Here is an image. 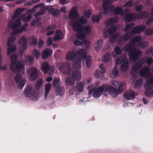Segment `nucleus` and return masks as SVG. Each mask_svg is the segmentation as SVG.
<instances>
[{"instance_id":"2eb2a0df","label":"nucleus","mask_w":153,"mask_h":153,"mask_svg":"<svg viewBox=\"0 0 153 153\" xmlns=\"http://www.w3.org/2000/svg\"><path fill=\"white\" fill-rule=\"evenodd\" d=\"M130 10L128 9L125 10L124 18L126 22H129L132 21L133 20L137 18L136 15L128 13Z\"/></svg>"},{"instance_id":"13d9d810","label":"nucleus","mask_w":153,"mask_h":153,"mask_svg":"<svg viewBox=\"0 0 153 153\" xmlns=\"http://www.w3.org/2000/svg\"><path fill=\"white\" fill-rule=\"evenodd\" d=\"M77 91L76 88L72 87L70 89L69 91V93L70 95H72L76 93Z\"/></svg>"},{"instance_id":"c756f323","label":"nucleus","mask_w":153,"mask_h":153,"mask_svg":"<svg viewBox=\"0 0 153 153\" xmlns=\"http://www.w3.org/2000/svg\"><path fill=\"white\" fill-rule=\"evenodd\" d=\"M72 77H68L66 78L65 81L66 84L70 86H72L74 85L75 81Z\"/></svg>"},{"instance_id":"4be33fe9","label":"nucleus","mask_w":153,"mask_h":153,"mask_svg":"<svg viewBox=\"0 0 153 153\" xmlns=\"http://www.w3.org/2000/svg\"><path fill=\"white\" fill-rule=\"evenodd\" d=\"M65 33L62 32L60 30H57L56 31L55 35L54 37V41H58L62 40L64 38Z\"/></svg>"},{"instance_id":"20e7f679","label":"nucleus","mask_w":153,"mask_h":153,"mask_svg":"<svg viewBox=\"0 0 153 153\" xmlns=\"http://www.w3.org/2000/svg\"><path fill=\"white\" fill-rule=\"evenodd\" d=\"M70 64L66 62L65 64L62 62L59 63L57 64V67L63 74L68 75L71 74L72 77L75 81L80 80L82 78V74L81 72L77 70H74L71 68Z\"/></svg>"},{"instance_id":"8fccbe9b","label":"nucleus","mask_w":153,"mask_h":153,"mask_svg":"<svg viewBox=\"0 0 153 153\" xmlns=\"http://www.w3.org/2000/svg\"><path fill=\"white\" fill-rule=\"evenodd\" d=\"M43 80L42 79H39L35 85L36 88L39 89L40 88L42 84Z\"/></svg>"},{"instance_id":"864d4df0","label":"nucleus","mask_w":153,"mask_h":153,"mask_svg":"<svg viewBox=\"0 0 153 153\" xmlns=\"http://www.w3.org/2000/svg\"><path fill=\"white\" fill-rule=\"evenodd\" d=\"M114 5H110L108 6H107V5H106V15L107 14V10H109L111 12L113 10L114 11Z\"/></svg>"},{"instance_id":"e2e57ef3","label":"nucleus","mask_w":153,"mask_h":153,"mask_svg":"<svg viewBox=\"0 0 153 153\" xmlns=\"http://www.w3.org/2000/svg\"><path fill=\"white\" fill-rule=\"evenodd\" d=\"M38 1L37 0H32L31 1H29L26 3V5L28 6H31L33 3H36Z\"/></svg>"},{"instance_id":"0eeeda50","label":"nucleus","mask_w":153,"mask_h":153,"mask_svg":"<svg viewBox=\"0 0 153 153\" xmlns=\"http://www.w3.org/2000/svg\"><path fill=\"white\" fill-rule=\"evenodd\" d=\"M99 85V83L97 82L94 85V87H93L92 85L89 86L88 87L89 94L92 93L94 97H99L102 94L103 91L105 88V85H104L102 87L99 88L97 87Z\"/></svg>"},{"instance_id":"f257e3e1","label":"nucleus","mask_w":153,"mask_h":153,"mask_svg":"<svg viewBox=\"0 0 153 153\" xmlns=\"http://www.w3.org/2000/svg\"><path fill=\"white\" fill-rule=\"evenodd\" d=\"M25 10L24 8H19L16 10L12 18L13 19H17L13 22L12 21H10L8 24V27L12 28L14 30L8 38L7 42V54L8 56L10 57L11 62L10 68L13 72H25V66L22 63V61H18L17 57L15 54L10 56L11 53L14 52L16 50V45L13 44L16 39V35L21 33L23 31L27 30V24H25L21 27L22 23L20 20V14Z\"/></svg>"},{"instance_id":"58836bf2","label":"nucleus","mask_w":153,"mask_h":153,"mask_svg":"<svg viewBox=\"0 0 153 153\" xmlns=\"http://www.w3.org/2000/svg\"><path fill=\"white\" fill-rule=\"evenodd\" d=\"M143 80L141 79H137L134 83V87L135 88L140 87L143 84Z\"/></svg>"},{"instance_id":"5fc2aeb1","label":"nucleus","mask_w":153,"mask_h":153,"mask_svg":"<svg viewBox=\"0 0 153 153\" xmlns=\"http://www.w3.org/2000/svg\"><path fill=\"white\" fill-rule=\"evenodd\" d=\"M135 25V24L134 23H131L125 26V31H126L132 29Z\"/></svg>"},{"instance_id":"cd10ccee","label":"nucleus","mask_w":153,"mask_h":153,"mask_svg":"<svg viewBox=\"0 0 153 153\" xmlns=\"http://www.w3.org/2000/svg\"><path fill=\"white\" fill-rule=\"evenodd\" d=\"M56 27V26L53 25L48 26L47 28L48 32L47 34V36H50L53 34L54 32V29Z\"/></svg>"},{"instance_id":"e433bc0d","label":"nucleus","mask_w":153,"mask_h":153,"mask_svg":"<svg viewBox=\"0 0 153 153\" xmlns=\"http://www.w3.org/2000/svg\"><path fill=\"white\" fill-rule=\"evenodd\" d=\"M56 88V93L58 95L62 96L64 94V88L62 86H59Z\"/></svg>"},{"instance_id":"4c0bfd02","label":"nucleus","mask_w":153,"mask_h":153,"mask_svg":"<svg viewBox=\"0 0 153 153\" xmlns=\"http://www.w3.org/2000/svg\"><path fill=\"white\" fill-rule=\"evenodd\" d=\"M43 4L42 3H40L37 4L35 6L33 7V8L27 11V13H31L35 12L37 10V8H38L41 6H43Z\"/></svg>"},{"instance_id":"1a4fd4ad","label":"nucleus","mask_w":153,"mask_h":153,"mask_svg":"<svg viewBox=\"0 0 153 153\" xmlns=\"http://www.w3.org/2000/svg\"><path fill=\"white\" fill-rule=\"evenodd\" d=\"M146 83L144 87L146 90L145 94L146 96L149 97L153 95V75L150 77L149 79H146Z\"/></svg>"},{"instance_id":"69168bd1","label":"nucleus","mask_w":153,"mask_h":153,"mask_svg":"<svg viewBox=\"0 0 153 153\" xmlns=\"http://www.w3.org/2000/svg\"><path fill=\"white\" fill-rule=\"evenodd\" d=\"M119 81L117 80H115L113 81L112 85L116 87H118L120 83Z\"/></svg>"},{"instance_id":"4468645a","label":"nucleus","mask_w":153,"mask_h":153,"mask_svg":"<svg viewBox=\"0 0 153 153\" xmlns=\"http://www.w3.org/2000/svg\"><path fill=\"white\" fill-rule=\"evenodd\" d=\"M99 68L101 70H97L95 73L94 75L96 78H100L103 79H104V75L105 72V64H100Z\"/></svg>"},{"instance_id":"412c9836","label":"nucleus","mask_w":153,"mask_h":153,"mask_svg":"<svg viewBox=\"0 0 153 153\" xmlns=\"http://www.w3.org/2000/svg\"><path fill=\"white\" fill-rule=\"evenodd\" d=\"M135 93L132 91L129 90L126 91L123 94L125 99L128 100H133L135 98Z\"/></svg>"},{"instance_id":"6ab92c4d","label":"nucleus","mask_w":153,"mask_h":153,"mask_svg":"<svg viewBox=\"0 0 153 153\" xmlns=\"http://www.w3.org/2000/svg\"><path fill=\"white\" fill-rule=\"evenodd\" d=\"M80 57H78L75 59L73 62L72 66L73 68H72L74 70L78 69L81 68L82 67L81 65V59Z\"/></svg>"},{"instance_id":"6e6552de","label":"nucleus","mask_w":153,"mask_h":153,"mask_svg":"<svg viewBox=\"0 0 153 153\" xmlns=\"http://www.w3.org/2000/svg\"><path fill=\"white\" fill-rule=\"evenodd\" d=\"M25 96L31 100H36L39 96L38 92L35 91L33 86L31 85H28L25 90Z\"/></svg>"},{"instance_id":"a878e982","label":"nucleus","mask_w":153,"mask_h":153,"mask_svg":"<svg viewBox=\"0 0 153 153\" xmlns=\"http://www.w3.org/2000/svg\"><path fill=\"white\" fill-rule=\"evenodd\" d=\"M103 45V41L102 39H100L97 41L95 43L94 45V49L96 51H99Z\"/></svg>"},{"instance_id":"0e129e2a","label":"nucleus","mask_w":153,"mask_h":153,"mask_svg":"<svg viewBox=\"0 0 153 153\" xmlns=\"http://www.w3.org/2000/svg\"><path fill=\"white\" fill-rule=\"evenodd\" d=\"M53 42V39L52 38L49 37L47 38V44L48 46L51 45Z\"/></svg>"},{"instance_id":"79ce46f5","label":"nucleus","mask_w":153,"mask_h":153,"mask_svg":"<svg viewBox=\"0 0 153 153\" xmlns=\"http://www.w3.org/2000/svg\"><path fill=\"white\" fill-rule=\"evenodd\" d=\"M131 33L130 32L125 33L123 36H122L124 42H126L129 40L131 38Z\"/></svg>"},{"instance_id":"393cba45","label":"nucleus","mask_w":153,"mask_h":153,"mask_svg":"<svg viewBox=\"0 0 153 153\" xmlns=\"http://www.w3.org/2000/svg\"><path fill=\"white\" fill-rule=\"evenodd\" d=\"M52 51L49 49H46L42 53V56L43 59H45L51 55L52 53Z\"/></svg>"},{"instance_id":"b1692460","label":"nucleus","mask_w":153,"mask_h":153,"mask_svg":"<svg viewBox=\"0 0 153 153\" xmlns=\"http://www.w3.org/2000/svg\"><path fill=\"white\" fill-rule=\"evenodd\" d=\"M87 53L85 57L84 58H82V59H85L86 60V67L88 68H90L92 65V59L91 56H87Z\"/></svg>"},{"instance_id":"c85d7f7f","label":"nucleus","mask_w":153,"mask_h":153,"mask_svg":"<svg viewBox=\"0 0 153 153\" xmlns=\"http://www.w3.org/2000/svg\"><path fill=\"white\" fill-rule=\"evenodd\" d=\"M148 13L145 11H142L136 15L137 18L138 19H142L146 18L148 16Z\"/></svg>"},{"instance_id":"052dcab7","label":"nucleus","mask_w":153,"mask_h":153,"mask_svg":"<svg viewBox=\"0 0 153 153\" xmlns=\"http://www.w3.org/2000/svg\"><path fill=\"white\" fill-rule=\"evenodd\" d=\"M124 42V40L121 36H120L119 39L117 41V44L118 45H123Z\"/></svg>"},{"instance_id":"2f4dec72","label":"nucleus","mask_w":153,"mask_h":153,"mask_svg":"<svg viewBox=\"0 0 153 153\" xmlns=\"http://www.w3.org/2000/svg\"><path fill=\"white\" fill-rule=\"evenodd\" d=\"M120 35V33H117L112 35L109 38V41L110 43H114Z\"/></svg>"},{"instance_id":"7c9ffc66","label":"nucleus","mask_w":153,"mask_h":153,"mask_svg":"<svg viewBox=\"0 0 153 153\" xmlns=\"http://www.w3.org/2000/svg\"><path fill=\"white\" fill-rule=\"evenodd\" d=\"M25 62L28 64L30 65H32L34 62V59L30 56H27L25 57Z\"/></svg>"},{"instance_id":"f3484780","label":"nucleus","mask_w":153,"mask_h":153,"mask_svg":"<svg viewBox=\"0 0 153 153\" xmlns=\"http://www.w3.org/2000/svg\"><path fill=\"white\" fill-rule=\"evenodd\" d=\"M139 72L140 76L148 78L150 75V68L147 66L143 67L140 69Z\"/></svg>"},{"instance_id":"aec40b11","label":"nucleus","mask_w":153,"mask_h":153,"mask_svg":"<svg viewBox=\"0 0 153 153\" xmlns=\"http://www.w3.org/2000/svg\"><path fill=\"white\" fill-rule=\"evenodd\" d=\"M146 29L145 25H137L134 27L131 33L139 34L143 32Z\"/></svg>"},{"instance_id":"7ed1b4c3","label":"nucleus","mask_w":153,"mask_h":153,"mask_svg":"<svg viewBox=\"0 0 153 153\" xmlns=\"http://www.w3.org/2000/svg\"><path fill=\"white\" fill-rule=\"evenodd\" d=\"M141 38L139 36H136L130 41L129 43L126 44L124 46V50L128 52L129 59L132 61L136 62L141 56L142 51L140 49L134 47L137 46L136 43L141 41Z\"/></svg>"},{"instance_id":"39448f33","label":"nucleus","mask_w":153,"mask_h":153,"mask_svg":"<svg viewBox=\"0 0 153 153\" xmlns=\"http://www.w3.org/2000/svg\"><path fill=\"white\" fill-rule=\"evenodd\" d=\"M86 54V51L84 49H80L78 50L76 53L74 51H70L68 52L66 55V59L68 61L74 60L78 57L84 58Z\"/></svg>"},{"instance_id":"72a5a7b5","label":"nucleus","mask_w":153,"mask_h":153,"mask_svg":"<svg viewBox=\"0 0 153 153\" xmlns=\"http://www.w3.org/2000/svg\"><path fill=\"white\" fill-rule=\"evenodd\" d=\"M32 54L36 59H38L40 56V51L39 50L34 49L32 51Z\"/></svg>"},{"instance_id":"09e8293b","label":"nucleus","mask_w":153,"mask_h":153,"mask_svg":"<svg viewBox=\"0 0 153 153\" xmlns=\"http://www.w3.org/2000/svg\"><path fill=\"white\" fill-rule=\"evenodd\" d=\"M145 35L147 36H149L153 35V28H149L146 30Z\"/></svg>"},{"instance_id":"49530a36","label":"nucleus","mask_w":153,"mask_h":153,"mask_svg":"<svg viewBox=\"0 0 153 153\" xmlns=\"http://www.w3.org/2000/svg\"><path fill=\"white\" fill-rule=\"evenodd\" d=\"M29 43L31 45H36L37 43L36 39L34 37H31L29 39Z\"/></svg>"},{"instance_id":"bf43d9fd","label":"nucleus","mask_w":153,"mask_h":153,"mask_svg":"<svg viewBox=\"0 0 153 153\" xmlns=\"http://www.w3.org/2000/svg\"><path fill=\"white\" fill-rule=\"evenodd\" d=\"M118 71L116 68H114V70L112 71V74L113 76L112 77H116L118 75Z\"/></svg>"},{"instance_id":"a18cd8bd","label":"nucleus","mask_w":153,"mask_h":153,"mask_svg":"<svg viewBox=\"0 0 153 153\" xmlns=\"http://www.w3.org/2000/svg\"><path fill=\"white\" fill-rule=\"evenodd\" d=\"M76 88L79 92H81L83 90L84 85L81 82H78L76 85Z\"/></svg>"},{"instance_id":"9d476101","label":"nucleus","mask_w":153,"mask_h":153,"mask_svg":"<svg viewBox=\"0 0 153 153\" xmlns=\"http://www.w3.org/2000/svg\"><path fill=\"white\" fill-rule=\"evenodd\" d=\"M45 10H47L49 11L50 13L54 16H56L59 14V11L57 9L53 8L52 5L47 6L41 8L40 10L37 12L35 15V16L37 19V16L38 15H41L45 13Z\"/></svg>"},{"instance_id":"423d86ee","label":"nucleus","mask_w":153,"mask_h":153,"mask_svg":"<svg viewBox=\"0 0 153 153\" xmlns=\"http://www.w3.org/2000/svg\"><path fill=\"white\" fill-rule=\"evenodd\" d=\"M126 87V84L124 82H121L118 87L116 89L112 86L107 87L106 85V92L108 91L110 95L113 97H117L118 95L124 91Z\"/></svg>"},{"instance_id":"9b49d317","label":"nucleus","mask_w":153,"mask_h":153,"mask_svg":"<svg viewBox=\"0 0 153 153\" xmlns=\"http://www.w3.org/2000/svg\"><path fill=\"white\" fill-rule=\"evenodd\" d=\"M27 40L26 37L24 36L21 37L18 41L19 51L21 53L25 51L27 48Z\"/></svg>"},{"instance_id":"f03ea898","label":"nucleus","mask_w":153,"mask_h":153,"mask_svg":"<svg viewBox=\"0 0 153 153\" xmlns=\"http://www.w3.org/2000/svg\"><path fill=\"white\" fill-rule=\"evenodd\" d=\"M68 16L69 18L72 19L70 22V24L72 26L73 30L78 33L76 36L78 38L84 39V43L87 47L89 46L90 43L88 40L86 35H88L91 33L92 29L91 25H89L84 26L83 27L80 24H85L87 22V20L82 16L78 19L79 14L77 12V8L74 7L72 8L69 12Z\"/></svg>"},{"instance_id":"680f3d73","label":"nucleus","mask_w":153,"mask_h":153,"mask_svg":"<svg viewBox=\"0 0 153 153\" xmlns=\"http://www.w3.org/2000/svg\"><path fill=\"white\" fill-rule=\"evenodd\" d=\"M122 57L120 56H118L116 58V65H119L121 64V61L122 60Z\"/></svg>"},{"instance_id":"bb28decb","label":"nucleus","mask_w":153,"mask_h":153,"mask_svg":"<svg viewBox=\"0 0 153 153\" xmlns=\"http://www.w3.org/2000/svg\"><path fill=\"white\" fill-rule=\"evenodd\" d=\"M118 30L117 26L116 25H112L107 30L108 34L112 35L116 32Z\"/></svg>"},{"instance_id":"c9c22d12","label":"nucleus","mask_w":153,"mask_h":153,"mask_svg":"<svg viewBox=\"0 0 153 153\" xmlns=\"http://www.w3.org/2000/svg\"><path fill=\"white\" fill-rule=\"evenodd\" d=\"M61 84V81L59 78H56L54 79L53 82V87L57 88L59 87Z\"/></svg>"},{"instance_id":"603ef678","label":"nucleus","mask_w":153,"mask_h":153,"mask_svg":"<svg viewBox=\"0 0 153 153\" xmlns=\"http://www.w3.org/2000/svg\"><path fill=\"white\" fill-rule=\"evenodd\" d=\"M1 48H0V68L1 69H2L3 70H5L7 69V67L6 66L4 65L3 67H2L1 66V64L2 63V61L1 60L2 57H1Z\"/></svg>"},{"instance_id":"6e6d98bb","label":"nucleus","mask_w":153,"mask_h":153,"mask_svg":"<svg viewBox=\"0 0 153 153\" xmlns=\"http://www.w3.org/2000/svg\"><path fill=\"white\" fill-rule=\"evenodd\" d=\"M133 6V3L131 0L126 2L123 5V7H131Z\"/></svg>"},{"instance_id":"473e14b6","label":"nucleus","mask_w":153,"mask_h":153,"mask_svg":"<svg viewBox=\"0 0 153 153\" xmlns=\"http://www.w3.org/2000/svg\"><path fill=\"white\" fill-rule=\"evenodd\" d=\"M76 37L77 38H78L76 36ZM78 39H79L81 40L82 41V42H80L78 39L75 40L74 42V43L75 45L80 46V45H85V46L86 48H89V46L87 47V46H86V44L84 43V42H83V41L85 40L84 39H81L79 38H78Z\"/></svg>"},{"instance_id":"a19ab883","label":"nucleus","mask_w":153,"mask_h":153,"mask_svg":"<svg viewBox=\"0 0 153 153\" xmlns=\"http://www.w3.org/2000/svg\"><path fill=\"white\" fill-rule=\"evenodd\" d=\"M118 20V18L115 17L110 19L108 21V23L110 25L114 24L117 22Z\"/></svg>"},{"instance_id":"4d7b16f0","label":"nucleus","mask_w":153,"mask_h":153,"mask_svg":"<svg viewBox=\"0 0 153 153\" xmlns=\"http://www.w3.org/2000/svg\"><path fill=\"white\" fill-rule=\"evenodd\" d=\"M115 53L119 55L120 54L122 53V51L121 50L120 48L118 46H116L114 49Z\"/></svg>"},{"instance_id":"a211bd4d","label":"nucleus","mask_w":153,"mask_h":153,"mask_svg":"<svg viewBox=\"0 0 153 153\" xmlns=\"http://www.w3.org/2000/svg\"><path fill=\"white\" fill-rule=\"evenodd\" d=\"M129 63L127 58H124L121 61V65L120 68V71L126 72L128 69Z\"/></svg>"},{"instance_id":"c03bdc74","label":"nucleus","mask_w":153,"mask_h":153,"mask_svg":"<svg viewBox=\"0 0 153 153\" xmlns=\"http://www.w3.org/2000/svg\"><path fill=\"white\" fill-rule=\"evenodd\" d=\"M34 15H35V14ZM39 15H38L37 16V19L36 18V17L34 16L36 18V20L33 21L31 22V25L32 26H34L35 25L36 26L37 24L38 25V26H39V23L37 22L38 21L40 20L41 19V18L39 17ZM34 16H35V15H34Z\"/></svg>"},{"instance_id":"338daca9","label":"nucleus","mask_w":153,"mask_h":153,"mask_svg":"<svg viewBox=\"0 0 153 153\" xmlns=\"http://www.w3.org/2000/svg\"><path fill=\"white\" fill-rule=\"evenodd\" d=\"M143 6L142 5H138L135 7V10L137 11L140 12Z\"/></svg>"},{"instance_id":"f704fd0d","label":"nucleus","mask_w":153,"mask_h":153,"mask_svg":"<svg viewBox=\"0 0 153 153\" xmlns=\"http://www.w3.org/2000/svg\"><path fill=\"white\" fill-rule=\"evenodd\" d=\"M25 16L26 14H25L21 15V16H20V21H21L22 20H23V21L25 22L29 21L31 18L32 15H30L27 16L26 18H25Z\"/></svg>"},{"instance_id":"dca6fc26","label":"nucleus","mask_w":153,"mask_h":153,"mask_svg":"<svg viewBox=\"0 0 153 153\" xmlns=\"http://www.w3.org/2000/svg\"><path fill=\"white\" fill-rule=\"evenodd\" d=\"M42 69L45 73L46 74L48 73L49 69H50V71L49 73V75H52L54 71V68L53 67H50L49 64L48 62H45L43 63L41 65Z\"/></svg>"},{"instance_id":"ddd939ff","label":"nucleus","mask_w":153,"mask_h":153,"mask_svg":"<svg viewBox=\"0 0 153 153\" xmlns=\"http://www.w3.org/2000/svg\"><path fill=\"white\" fill-rule=\"evenodd\" d=\"M15 80L16 84H18V88L22 89L26 82L25 79L22 78V76L21 74H18L15 76Z\"/></svg>"},{"instance_id":"37998d69","label":"nucleus","mask_w":153,"mask_h":153,"mask_svg":"<svg viewBox=\"0 0 153 153\" xmlns=\"http://www.w3.org/2000/svg\"><path fill=\"white\" fill-rule=\"evenodd\" d=\"M114 12L115 15L121 14L123 12V9L121 7H117L114 9Z\"/></svg>"},{"instance_id":"f8f14e48","label":"nucleus","mask_w":153,"mask_h":153,"mask_svg":"<svg viewBox=\"0 0 153 153\" xmlns=\"http://www.w3.org/2000/svg\"><path fill=\"white\" fill-rule=\"evenodd\" d=\"M27 73L29 76V79L31 81L36 80L39 75V72L35 67L30 68L28 70Z\"/></svg>"},{"instance_id":"5701e85b","label":"nucleus","mask_w":153,"mask_h":153,"mask_svg":"<svg viewBox=\"0 0 153 153\" xmlns=\"http://www.w3.org/2000/svg\"><path fill=\"white\" fill-rule=\"evenodd\" d=\"M51 86V84L50 83H47L45 85V89L43 95L45 99H46L49 96Z\"/></svg>"},{"instance_id":"774afa93","label":"nucleus","mask_w":153,"mask_h":153,"mask_svg":"<svg viewBox=\"0 0 153 153\" xmlns=\"http://www.w3.org/2000/svg\"><path fill=\"white\" fill-rule=\"evenodd\" d=\"M146 62L148 65H150L153 62V59L150 57L146 60Z\"/></svg>"},{"instance_id":"ea45409f","label":"nucleus","mask_w":153,"mask_h":153,"mask_svg":"<svg viewBox=\"0 0 153 153\" xmlns=\"http://www.w3.org/2000/svg\"><path fill=\"white\" fill-rule=\"evenodd\" d=\"M101 15L100 14L98 15H93L92 17V20L94 23L98 22L100 19Z\"/></svg>"},{"instance_id":"3c124183","label":"nucleus","mask_w":153,"mask_h":153,"mask_svg":"<svg viewBox=\"0 0 153 153\" xmlns=\"http://www.w3.org/2000/svg\"><path fill=\"white\" fill-rule=\"evenodd\" d=\"M138 45L142 48H146L149 45V43L147 41L139 43Z\"/></svg>"},{"instance_id":"de8ad7c7","label":"nucleus","mask_w":153,"mask_h":153,"mask_svg":"<svg viewBox=\"0 0 153 153\" xmlns=\"http://www.w3.org/2000/svg\"><path fill=\"white\" fill-rule=\"evenodd\" d=\"M92 10L89 9L86 10L83 12V15L86 18H89L91 15V11Z\"/></svg>"}]
</instances>
